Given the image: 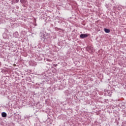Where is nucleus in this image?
<instances>
[{"mask_svg":"<svg viewBox=\"0 0 126 126\" xmlns=\"http://www.w3.org/2000/svg\"><path fill=\"white\" fill-rule=\"evenodd\" d=\"M20 2L22 3L24 7H26V6H27V4H28L27 0H20Z\"/></svg>","mask_w":126,"mask_h":126,"instance_id":"obj_1","label":"nucleus"},{"mask_svg":"<svg viewBox=\"0 0 126 126\" xmlns=\"http://www.w3.org/2000/svg\"><path fill=\"white\" fill-rule=\"evenodd\" d=\"M87 37H88V34H81L80 35V38H82V39H84V38H87Z\"/></svg>","mask_w":126,"mask_h":126,"instance_id":"obj_2","label":"nucleus"},{"mask_svg":"<svg viewBox=\"0 0 126 126\" xmlns=\"http://www.w3.org/2000/svg\"><path fill=\"white\" fill-rule=\"evenodd\" d=\"M88 49L89 50V53H93L94 52V49L91 46L88 47Z\"/></svg>","mask_w":126,"mask_h":126,"instance_id":"obj_3","label":"nucleus"},{"mask_svg":"<svg viewBox=\"0 0 126 126\" xmlns=\"http://www.w3.org/2000/svg\"><path fill=\"white\" fill-rule=\"evenodd\" d=\"M1 116L2 118H6L7 114L5 112H2L1 113Z\"/></svg>","mask_w":126,"mask_h":126,"instance_id":"obj_4","label":"nucleus"},{"mask_svg":"<svg viewBox=\"0 0 126 126\" xmlns=\"http://www.w3.org/2000/svg\"><path fill=\"white\" fill-rule=\"evenodd\" d=\"M104 32H105V33H110V31L108 29H104Z\"/></svg>","mask_w":126,"mask_h":126,"instance_id":"obj_5","label":"nucleus"}]
</instances>
